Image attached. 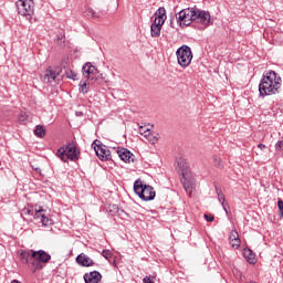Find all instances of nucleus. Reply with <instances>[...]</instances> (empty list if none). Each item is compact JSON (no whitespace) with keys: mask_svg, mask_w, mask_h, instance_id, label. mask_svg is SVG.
<instances>
[{"mask_svg":"<svg viewBox=\"0 0 283 283\" xmlns=\"http://www.w3.org/2000/svg\"><path fill=\"white\" fill-rule=\"evenodd\" d=\"M176 20L179 25H190L193 23H201L203 28H209L213 23V19H211V14L209 11H202L198 8H187L179 11L176 14Z\"/></svg>","mask_w":283,"mask_h":283,"instance_id":"obj_1","label":"nucleus"},{"mask_svg":"<svg viewBox=\"0 0 283 283\" xmlns=\"http://www.w3.org/2000/svg\"><path fill=\"white\" fill-rule=\"evenodd\" d=\"M282 87V77H280L275 71H266L259 84V94L261 98L265 96H273L280 94Z\"/></svg>","mask_w":283,"mask_h":283,"instance_id":"obj_2","label":"nucleus"},{"mask_svg":"<svg viewBox=\"0 0 283 283\" xmlns=\"http://www.w3.org/2000/svg\"><path fill=\"white\" fill-rule=\"evenodd\" d=\"M22 262L29 265L32 273L41 271L48 262L52 260V255L45 250H29L21 253Z\"/></svg>","mask_w":283,"mask_h":283,"instance_id":"obj_3","label":"nucleus"},{"mask_svg":"<svg viewBox=\"0 0 283 283\" xmlns=\"http://www.w3.org/2000/svg\"><path fill=\"white\" fill-rule=\"evenodd\" d=\"M177 165L179 171H181V184L185 191L189 195L193 193V190L196 189V179H193V175L189 169V164L187 163V159L182 157L178 158Z\"/></svg>","mask_w":283,"mask_h":283,"instance_id":"obj_4","label":"nucleus"},{"mask_svg":"<svg viewBox=\"0 0 283 283\" xmlns=\"http://www.w3.org/2000/svg\"><path fill=\"white\" fill-rule=\"evenodd\" d=\"M134 191L142 200H145V202L156 198V191L154 190V187L144 184L140 179H137L134 182Z\"/></svg>","mask_w":283,"mask_h":283,"instance_id":"obj_5","label":"nucleus"},{"mask_svg":"<svg viewBox=\"0 0 283 283\" xmlns=\"http://www.w3.org/2000/svg\"><path fill=\"white\" fill-rule=\"evenodd\" d=\"M56 156L63 163H67L69 160L76 163V160H78V156H81V151H78V148H76V146L70 144L60 147L56 151Z\"/></svg>","mask_w":283,"mask_h":283,"instance_id":"obj_6","label":"nucleus"},{"mask_svg":"<svg viewBox=\"0 0 283 283\" xmlns=\"http://www.w3.org/2000/svg\"><path fill=\"white\" fill-rule=\"evenodd\" d=\"M18 12L28 19L30 23L34 21V0H18L15 3Z\"/></svg>","mask_w":283,"mask_h":283,"instance_id":"obj_7","label":"nucleus"},{"mask_svg":"<svg viewBox=\"0 0 283 283\" xmlns=\"http://www.w3.org/2000/svg\"><path fill=\"white\" fill-rule=\"evenodd\" d=\"M176 56L180 67H189L193 59V53L191 52V48L182 45L176 51Z\"/></svg>","mask_w":283,"mask_h":283,"instance_id":"obj_8","label":"nucleus"},{"mask_svg":"<svg viewBox=\"0 0 283 283\" xmlns=\"http://www.w3.org/2000/svg\"><path fill=\"white\" fill-rule=\"evenodd\" d=\"M27 213L28 216H33L34 220H38L42 227H50V224H52V219L48 218V216H45V210L41 208L28 209Z\"/></svg>","mask_w":283,"mask_h":283,"instance_id":"obj_9","label":"nucleus"},{"mask_svg":"<svg viewBox=\"0 0 283 283\" xmlns=\"http://www.w3.org/2000/svg\"><path fill=\"white\" fill-rule=\"evenodd\" d=\"M92 147H94V151H95L96 156L99 158V160H111L112 159V154L109 153V149H107V146L96 145V142H94Z\"/></svg>","mask_w":283,"mask_h":283,"instance_id":"obj_10","label":"nucleus"},{"mask_svg":"<svg viewBox=\"0 0 283 283\" xmlns=\"http://www.w3.org/2000/svg\"><path fill=\"white\" fill-rule=\"evenodd\" d=\"M82 73L85 78L94 81V76L96 75V66L92 65V63L87 62L82 67Z\"/></svg>","mask_w":283,"mask_h":283,"instance_id":"obj_11","label":"nucleus"},{"mask_svg":"<svg viewBox=\"0 0 283 283\" xmlns=\"http://www.w3.org/2000/svg\"><path fill=\"white\" fill-rule=\"evenodd\" d=\"M101 280H103V275H101V272L98 271H93L84 274L85 283H99Z\"/></svg>","mask_w":283,"mask_h":283,"instance_id":"obj_12","label":"nucleus"},{"mask_svg":"<svg viewBox=\"0 0 283 283\" xmlns=\"http://www.w3.org/2000/svg\"><path fill=\"white\" fill-rule=\"evenodd\" d=\"M59 74H61V69L49 67L44 74V83H53V81H56Z\"/></svg>","mask_w":283,"mask_h":283,"instance_id":"obj_13","label":"nucleus"},{"mask_svg":"<svg viewBox=\"0 0 283 283\" xmlns=\"http://www.w3.org/2000/svg\"><path fill=\"white\" fill-rule=\"evenodd\" d=\"M76 262L80 266H94V260L87 256L85 253H81L76 256Z\"/></svg>","mask_w":283,"mask_h":283,"instance_id":"obj_14","label":"nucleus"},{"mask_svg":"<svg viewBox=\"0 0 283 283\" xmlns=\"http://www.w3.org/2000/svg\"><path fill=\"white\" fill-rule=\"evenodd\" d=\"M163 25H165V23L160 22V20L158 21L154 20V23L150 25V35L153 38L160 36V31L163 30Z\"/></svg>","mask_w":283,"mask_h":283,"instance_id":"obj_15","label":"nucleus"},{"mask_svg":"<svg viewBox=\"0 0 283 283\" xmlns=\"http://www.w3.org/2000/svg\"><path fill=\"white\" fill-rule=\"evenodd\" d=\"M117 155L124 163H129V160H132V157L134 156V154H132V151H129L127 148L118 149Z\"/></svg>","mask_w":283,"mask_h":283,"instance_id":"obj_16","label":"nucleus"},{"mask_svg":"<svg viewBox=\"0 0 283 283\" xmlns=\"http://www.w3.org/2000/svg\"><path fill=\"white\" fill-rule=\"evenodd\" d=\"M229 240L232 249H240V234H238V231L233 230L230 233Z\"/></svg>","mask_w":283,"mask_h":283,"instance_id":"obj_17","label":"nucleus"},{"mask_svg":"<svg viewBox=\"0 0 283 283\" xmlns=\"http://www.w3.org/2000/svg\"><path fill=\"white\" fill-rule=\"evenodd\" d=\"M167 19V11L165 8L160 7L156 12H155V20L154 21H160V23H165V20Z\"/></svg>","mask_w":283,"mask_h":283,"instance_id":"obj_18","label":"nucleus"},{"mask_svg":"<svg viewBox=\"0 0 283 283\" xmlns=\"http://www.w3.org/2000/svg\"><path fill=\"white\" fill-rule=\"evenodd\" d=\"M243 255L248 260L249 264H255V254L249 248L243 250Z\"/></svg>","mask_w":283,"mask_h":283,"instance_id":"obj_19","label":"nucleus"},{"mask_svg":"<svg viewBox=\"0 0 283 283\" xmlns=\"http://www.w3.org/2000/svg\"><path fill=\"white\" fill-rule=\"evenodd\" d=\"M34 134L38 138H44L45 137V127L42 125L35 126Z\"/></svg>","mask_w":283,"mask_h":283,"instance_id":"obj_20","label":"nucleus"},{"mask_svg":"<svg viewBox=\"0 0 283 283\" xmlns=\"http://www.w3.org/2000/svg\"><path fill=\"white\" fill-rule=\"evenodd\" d=\"M86 17H91L92 19H98V14L94 12V9L88 8L85 11Z\"/></svg>","mask_w":283,"mask_h":283,"instance_id":"obj_21","label":"nucleus"},{"mask_svg":"<svg viewBox=\"0 0 283 283\" xmlns=\"http://www.w3.org/2000/svg\"><path fill=\"white\" fill-rule=\"evenodd\" d=\"M217 195H218V200L221 203V206L224 205V202H227V199L224 198L222 190L217 189Z\"/></svg>","mask_w":283,"mask_h":283,"instance_id":"obj_22","label":"nucleus"},{"mask_svg":"<svg viewBox=\"0 0 283 283\" xmlns=\"http://www.w3.org/2000/svg\"><path fill=\"white\" fill-rule=\"evenodd\" d=\"M139 134L147 138L149 136V128H146L145 126L139 127Z\"/></svg>","mask_w":283,"mask_h":283,"instance_id":"obj_23","label":"nucleus"},{"mask_svg":"<svg viewBox=\"0 0 283 283\" xmlns=\"http://www.w3.org/2000/svg\"><path fill=\"white\" fill-rule=\"evenodd\" d=\"M77 76L78 75L74 71H67L66 72V78H71V81H76Z\"/></svg>","mask_w":283,"mask_h":283,"instance_id":"obj_24","label":"nucleus"},{"mask_svg":"<svg viewBox=\"0 0 283 283\" xmlns=\"http://www.w3.org/2000/svg\"><path fill=\"white\" fill-rule=\"evenodd\" d=\"M19 123L21 125H25V123H28V114L21 113L20 116H19Z\"/></svg>","mask_w":283,"mask_h":283,"instance_id":"obj_25","label":"nucleus"},{"mask_svg":"<svg viewBox=\"0 0 283 283\" xmlns=\"http://www.w3.org/2000/svg\"><path fill=\"white\" fill-rule=\"evenodd\" d=\"M213 165L214 167H218L220 169V167H222V158L214 156L213 157Z\"/></svg>","mask_w":283,"mask_h":283,"instance_id":"obj_26","label":"nucleus"},{"mask_svg":"<svg viewBox=\"0 0 283 283\" xmlns=\"http://www.w3.org/2000/svg\"><path fill=\"white\" fill-rule=\"evenodd\" d=\"M80 92L82 94H87V82H81L80 83Z\"/></svg>","mask_w":283,"mask_h":283,"instance_id":"obj_27","label":"nucleus"},{"mask_svg":"<svg viewBox=\"0 0 283 283\" xmlns=\"http://www.w3.org/2000/svg\"><path fill=\"white\" fill-rule=\"evenodd\" d=\"M102 255H103V258H105V260H109V258H112V251L103 250Z\"/></svg>","mask_w":283,"mask_h":283,"instance_id":"obj_28","label":"nucleus"},{"mask_svg":"<svg viewBox=\"0 0 283 283\" xmlns=\"http://www.w3.org/2000/svg\"><path fill=\"white\" fill-rule=\"evenodd\" d=\"M154 280H156L155 276H146L143 279L144 283H156Z\"/></svg>","mask_w":283,"mask_h":283,"instance_id":"obj_29","label":"nucleus"},{"mask_svg":"<svg viewBox=\"0 0 283 283\" xmlns=\"http://www.w3.org/2000/svg\"><path fill=\"white\" fill-rule=\"evenodd\" d=\"M275 149H276V151H283V140H279L275 144Z\"/></svg>","mask_w":283,"mask_h":283,"instance_id":"obj_30","label":"nucleus"},{"mask_svg":"<svg viewBox=\"0 0 283 283\" xmlns=\"http://www.w3.org/2000/svg\"><path fill=\"white\" fill-rule=\"evenodd\" d=\"M277 207H279L281 218H283V201H282V199H279Z\"/></svg>","mask_w":283,"mask_h":283,"instance_id":"obj_31","label":"nucleus"},{"mask_svg":"<svg viewBox=\"0 0 283 283\" xmlns=\"http://www.w3.org/2000/svg\"><path fill=\"white\" fill-rule=\"evenodd\" d=\"M203 218L207 222H213L214 220L213 214H203Z\"/></svg>","mask_w":283,"mask_h":283,"instance_id":"obj_32","label":"nucleus"},{"mask_svg":"<svg viewBox=\"0 0 283 283\" xmlns=\"http://www.w3.org/2000/svg\"><path fill=\"white\" fill-rule=\"evenodd\" d=\"M227 207H229V203H223L222 205L223 211H226V213H229V210L227 209Z\"/></svg>","mask_w":283,"mask_h":283,"instance_id":"obj_33","label":"nucleus"},{"mask_svg":"<svg viewBox=\"0 0 283 283\" xmlns=\"http://www.w3.org/2000/svg\"><path fill=\"white\" fill-rule=\"evenodd\" d=\"M258 147H259V149H261V150L266 149V145H264V144H259Z\"/></svg>","mask_w":283,"mask_h":283,"instance_id":"obj_34","label":"nucleus"},{"mask_svg":"<svg viewBox=\"0 0 283 283\" xmlns=\"http://www.w3.org/2000/svg\"><path fill=\"white\" fill-rule=\"evenodd\" d=\"M11 283H21L19 280H13Z\"/></svg>","mask_w":283,"mask_h":283,"instance_id":"obj_35","label":"nucleus"},{"mask_svg":"<svg viewBox=\"0 0 283 283\" xmlns=\"http://www.w3.org/2000/svg\"><path fill=\"white\" fill-rule=\"evenodd\" d=\"M61 40H63V38H57V41H61Z\"/></svg>","mask_w":283,"mask_h":283,"instance_id":"obj_36","label":"nucleus"}]
</instances>
